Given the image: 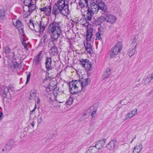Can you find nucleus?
Returning <instances> with one entry per match:
<instances>
[{
  "label": "nucleus",
  "instance_id": "obj_1",
  "mask_svg": "<svg viewBox=\"0 0 153 153\" xmlns=\"http://www.w3.org/2000/svg\"><path fill=\"white\" fill-rule=\"evenodd\" d=\"M61 26L59 23L54 22L51 23L48 26V31L52 33V38L54 40H57L61 33Z\"/></svg>",
  "mask_w": 153,
  "mask_h": 153
},
{
  "label": "nucleus",
  "instance_id": "obj_2",
  "mask_svg": "<svg viewBox=\"0 0 153 153\" xmlns=\"http://www.w3.org/2000/svg\"><path fill=\"white\" fill-rule=\"evenodd\" d=\"M55 4L59 10H61V13L65 16H67L69 13L68 5L66 4L63 0H59Z\"/></svg>",
  "mask_w": 153,
  "mask_h": 153
},
{
  "label": "nucleus",
  "instance_id": "obj_3",
  "mask_svg": "<svg viewBox=\"0 0 153 153\" xmlns=\"http://www.w3.org/2000/svg\"><path fill=\"white\" fill-rule=\"evenodd\" d=\"M70 93L73 94H76L81 91L80 88V83L79 80H75L70 82L69 84Z\"/></svg>",
  "mask_w": 153,
  "mask_h": 153
},
{
  "label": "nucleus",
  "instance_id": "obj_4",
  "mask_svg": "<svg viewBox=\"0 0 153 153\" xmlns=\"http://www.w3.org/2000/svg\"><path fill=\"white\" fill-rule=\"evenodd\" d=\"M123 45L121 42H118L113 47L110 52L111 58L115 57L116 56L120 53L122 48Z\"/></svg>",
  "mask_w": 153,
  "mask_h": 153
},
{
  "label": "nucleus",
  "instance_id": "obj_5",
  "mask_svg": "<svg viewBox=\"0 0 153 153\" xmlns=\"http://www.w3.org/2000/svg\"><path fill=\"white\" fill-rule=\"evenodd\" d=\"M36 8V6L34 4L31 3L30 4L27 6H25L23 7V14L24 18H27L30 15L31 12Z\"/></svg>",
  "mask_w": 153,
  "mask_h": 153
},
{
  "label": "nucleus",
  "instance_id": "obj_6",
  "mask_svg": "<svg viewBox=\"0 0 153 153\" xmlns=\"http://www.w3.org/2000/svg\"><path fill=\"white\" fill-rule=\"evenodd\" d=\"M106 16L105 22L110 24L114 23L117 19V17L114 15L107 12L103 15Z\"/></svg>",
  "mask_w": 153,
  "mask_h": 153
},
{
  "label": "nucleus",
  "instance_id": "obj_7",
  "mask_svg": "<svg viewBox=\"0 0 153 153\" xmlns=\"http://www.w3.org/2000/svg\"><path fill=\"white\" fill-rule=\"evenodd\" d=\"M13 25L16 26L20 34L24 36L25 34L24 33V28L21 22L19 20H13Z\"/></svg>",
  "mask_w": 153,
  "mask_h": 153
},
{
  "label": "nucleus",
  "instance_id": "obj_8",
  "mask_svg": "<svg viewBox=\"0 0 153 153\" xmlns=\"http://www.w3.org/2000/svg\"><path fill=\"white\" fill-rule=\"evenodd\" d=\"M137 45V44L133 43L130 44L129 46L127 53L130 57H131L134 54L136 51Z\"/></svg>",
  "mask_w": 153,
  "mask_h": 153
},
{
  "label": "nucleus",
  "instance_id": "obj_9",
  "mask_svg": "<svg viewBox=\"0 0 153 153\" xmlns=\"http://www.w3.org/2000/svg\"><path fill=\"white\" fill-rule=\"evenodd\" d=\"M1 95L3 97L9 99L10 97L8 88L4 86H3L0 89Z\"/></svg>",
  "mask_w": 153,
  "mask_h": 153
},
{
  "label": "nucleus",
  "instance_id": "obj_10",
  "mask_svg": "<svg viewBox=\"0 0 153 153\" xmlns=\"http://www.w3.org/2000/svg\"><path fill=\"white\" fill-rule=\"evenodd\" d=\"M93 33V29L92 28L88 27L86 35V41L92 42L91 40Z\"/></svg>",
  "mask_w": 153,
  "mask_h": 153
},
{
  "label": "nucleus",
  "instance_id": "obj_11",
  "mask_svg": "<svg viewBox=\"0 0 153 153\" xmlns=\"http://www.w3.org/2000/svg\"><path fill=\"white\" fill-rule=\"evenodd\" d=\"M42 22L41 21L39 24L38 23H35L34 30L35 31L39 33L42 32L45 29V26L42 24Z\"/></svg>",
  "mask_w": 153,
  "mask_h": 153
},
{
  "label": "nucleus",
  "instance_id": "obj_12",
  "mask_svg": "<svg viewBox=\"0 0 153 153\" xmlns=\"http://www.w3.org/2000/svg\"><path fill=\"white\" fill-rule=\"evenodd\" d=\"M99 7L98 4H95L94 2H93L91 4L90 7L89 8V10L93 14L94 13L96 14L99 10Z\"/></svg>",
  "mask_w": 153,
  "mask_h": 153
},
{
  "label": "nucleus",
  "instance_id": "obj_13",
  "mask_svg": "<svg viewBox=\"0 0 153 153\" xmlns=\"http://www.w3.org/2000/svg\"><path fill=\"white\" fill-rule=\"evenodd\" d=\"M79 82L80 83V87L81 90L83 88L85 87L88 85L90 82V80L88 78H82L80 80H79Z\"/></svg>",
  "mask_w": 153,
  "mask_h": 153
},
{
  "label": "nucleus",
  "instance_id": "obj_14",
  "mask_svg": "<svg viewBox=\"0 0 153 153\" xmlns=\"http://www.w3.org/2000/svg\"><path fill=\"white\" fill-rule=\"evenodd\" d=\"M137 113V109L134 108L128 113L125 116L126 120L130 119L135 115Z\"/></svg>",
  "mask_w": 153,
  "mask_h": 153
},
{
  "label": "nucleus",
  "instance_id": "obj_15",
  "mask_svg": "<svg viewBox=\"0 0 153 153\" xmlns=\"http://www.w3.org/2000/svg\"><path fill=\"white\" fill-rule=\"evenodd\" d=\"M40 10L41 11L44 12L47 16H49L50 15L51 13V7L50 5L48 6L40 8Z\"/></svg>",
  "mask_w": 153,
  "mask_h": 153
},
{
  "label": "nucleus",
  "instance_id": "obj_16",
  "mask_svg": "<svg viewBox=\"0 0 153 153\" xmlns=\"http://www.w3.org/2000/svg\"><path fill=\"white\" fill-rule=\"evenodd\" d=\"M116 143V141L115 140H113L110 142L108 144L106 147L110 151H111L113 150H114L115 148V144Z\"/></svg>",
  "mask_w": 153,
  "mask_h": 153
},
{
  "label": "nucleus",
  "instance_id": "obj_17",
  "mask_svg": "<svg viewBox=\"0 0 153 153\" xmlns=\"http://www.w3.org/2000/svg\"><path fill=\"white\" fill-rule=\"evenodd\" d=\"M99 6V9H100L102 10V14L103 15L104 14L108 12L107 11V7L103 1H101L100 3L98 5Z\"/></svg>",
  "mask_w": 153,
  "mask_h": 153
},
{
  "label": "nucleus",
  "instance_id": "obj_18",
  "mask_svg": "<svg viewBox=\"0 0 153 153\" xmlns=\"http://www.w3.org/2000/svg\"><path fill=\"white\" fill-rule=\"evenodd\" d=\"M88 5V0H80L78 4H77V8L79 7L82 8L81 11H82V8L85 6H87Z\"/></svg>",
  "mask_w": 153,
  "mask_h": 153
},
{
  "label": "nucleus",
  "instance_id": "obj_19",
  "mask_svg": "<svg viewBox=\"0 0 153 153\" xmlns=\"http://www.w3.org/2000/svg\"><path fill=\"white\" fill-rule=\"evenodd\" d=\"M105 141L106 140L105 139L100 140L97 142L95 146H94L96 147L99 151V150L101 149L105 145Z\"/></svg>",
  "mask_w": 153,
  "mask_h": 153
},
{
  "label": "nucleus",
  "instance_id": "obj_20",
  "mask_svg": "<svg viewBox=\"0 0 153 153\" xmlns=\"http://www.w3.org/2000/svg\"><path fill=\"white\" fill-rule=\"evenodd\" d=\"M13 144V141L12 140H10V142L4 147L2 151H4L5 152H7L12 148Z\"/></svg>",
  "mask_w": 153,
  "mask_h": 153
},
{
  "label": "nucleus",
  "instance_id": "obj_21",
  "mask_svg": "<svg viewBox=\"0 0 153 153\" xmlns=\"http://www.w3.org/2000/svg\"><path fill=\"white\" fill-rule=\"evenodd\" d=\"M91 42H86V43H84V46L86 51L89 53H92V45L91 44Z\"/></svg>",
  "mask_w": 153,
  "mask_h": 153
},
{
  "label": "nucleus",
  "instance_id": "obj_22",
  "mask_svg": "<svg viewBox=\"0 0 153 153\" xmlns=\"http://www.w3.org/2000/svg\"><path fill=\"white\" fill-rule=\"evenodd\" d=\"M142 148V145L140 143H138L135 146L133 149V153H139Z\"/></svg>",
  "mask_w": 153,
  "mask_h": 153
},
{
  "label": "nucleus",
  "instance_id": "obj_23",
  "mask_svg": "<svg viewBox=\"0 0 153 153\" xmlns=\"http://www.w3.org/2000/svg\"><path fill=\"white\" fill-rule=\"evenodd\" d=\"M91 13L88 9L87 10L85 11L84 12V16H85V18L88 21H91L92 18Z\"/></svg>",
  "mask_w": 153,
  "mask_h": 153
},
{
  "label": "nucleus",
  "instance_id": "obj_24",
  "mask_svg": "<svg viewBox=\"0 0 153 153\" xmlns=\"http://www.w3.org/2000/svg\"><path fill=\"white\" fill-rule=\"evenodd\" d=\"M111 74V69L109 68H108L104 73L102 76V80H103L105 79L108 78Z\"/></svg>",
  "mask_w": 153,
  "mask_h": 153
},
{
  "label": "nucleus",
  "instance_id": "obj_25",
  "mask_svg": "<svg viewBox=\"0 0 153 153\" xmlns=\"http://www.w3.org/2000/svg\"><path fill=\"white\" fill-rule=\"evenodd\" d=\"M50 54L53 56L56 55L58 53L57 48L55 46L52 47L49 51Z\"/></svg>",
  "mask_w": 153,
  "mask_h": 153
},
{
  "label": "nucleus",
  "instance_id": "obj_26",
  "mask_svg": "<svg viewBox=\"0 0 153 153\" xmlns=\"http://www.w3.org/2000/svg\"><path fill=\"white\" fill-rule=\"evenodd\" d=\"M51 58L50 57H47L45 62V66L47 69H51Z\"/></svg>",
  "mask_w": 153,
  "mask_h": 153
},
{
  "label": "nucleus",
  "instance_id": "obj_27",
  "mask_svg": "<svg viewBox=\"0 0 153 153\" xmlns=\"http://www.w3.org/2000/svg\"><path fill=\"white\" fill-rule=\"evenodd\" d=\"M87 20L86 18L82 19L80 21V23L84 26L87 27L89 23V22Z\"/></svg>",
  "mask_w": 153,
  "mask_h": 153
},
{
  "label": "nucleus",
  "instance_id": "obj_28",
  "mask_svg": "<svg viewBox=\"0 0 153 153\" xmlns=\"http://www.w3.org/2000/svg\"><path fill=\"white\" fill-rule=\"evenodd\" d=\"M59 13H61V10H59L58 9L57 7V6H56L55 4V5L53 6V13L54 15H56Z\"/></svg>",
  "mask_w": 153,
  "mask_h": 153
},
{
  "label": "nucleus",
  "instance_id": "obj_29",
  "mask_svg": "<svg viewBox=\"0 0 153 153\" xmlns=\"http://www.w3.org/2000/svg\"><path fill=\"white\" fill-rule=\"evenodd\" d=\"M36 94V91L34 90L31 91L30 92V97L29 99V100H35Z\"/></svg>",
  "mask_w": 153,
  "mask_h": 153
},
{
  "label": "nucleus",
  "instance_id": "obj_30",
  "mask_svg": "<svg viewBox=\"0 0 153 153\" xmlns=\"http://www.w3.org/2000/svg\"><path fill=\"white\" fill-rule=\"evenodd\" d=\"M88 150L89 151L90 153H97L98 152V150L94 146L89 147Z\"/></svg>",
  "mask_w": 153,
  "mask_h": 153
},
{
  "label": "nucleus",
  "instance_id": "obj_31",
  "mask_svg": "<svg viewBox=\"0 0 153 153\" xmlns=\"http://www.w3.org/2000/svg\"><path fill=\"white\" fill-rule=\"evenodd\" d=\"M88 150L89 151L90 153H97L98 152V150L94 146L89 147Z\"/></svg>",
  "mask_w": 153,
  "mask_h": 153
},
{
  "label": "nucleus",
  "instance_id": "obj_32",
  "mask_svg": "<svg viewBox=\"0 0 153 153\" xmlns=\"http://www.w3.org/2000/svg\"><path fill=\"white\" fill-rule=\"evenodd\" d=\"M88 150L89 151L90 153H97L98 152V150L94 146L89 147Z\"/></svg>",
  "mask_w": 153,
  "mask_h": 153
},
{
  "label": "nucleus",
  "instance_id": "obj_33",
  "mask_svg": "<svg viewBox=\"0 0 153 153\" xmlns=\"http://www.w3.org/2000/svg\"><path fill=\"white\" fill-rule=\"evenodd\" d=\"M41 53H40L39 54L37 55L35 58L34 59V63L36 64L38 63L42 59V57L40 55Z\"/></svg>",
  "mask_w": 153,
  "mask_h": 153
},
{
  "label": "nucleus",
  "instance_id": "obj_34",
  "mask_svg": "<svg viewBox=\"0 0 153 153\" xmlns=\"http://www.w3.org/2000/svg\"><path fill=\"white\" fill-rule=\"evenodd\" d=\"M5 11L3 9L0 10V21L3 19L5 16Z\"/></svg>",
  "mask_w": 153,
  "mask_h": 153
},
{
  "label": "nucleus",
  "instance_id": "obj_35",
  "mask_svg": "<svg viewBox=\"0 0 153 153\" xmlns=\"http://www.w3.org/2000/svg\"><path fill=\"white\" fill-rule=\"evenodd\" d=\"M153 79L152 76H151L150 75H149L145 79L144 81V83L146 84H149L151 80Z\"/></svg>",
  "mask_w": 153,
  "mask_h": 153
},
{
  "label": "nucleus",
  "instance_id": "obj_36",
  "mask_svg": "<svg viewBox=\"0 0 153 153\" xmlns=\"http://www.w3.org/2000/svg\"><path fill=\"white\" fill-rule=\"evenodd\" d=\"M84 67L87 71H89L91 68L90 62H88Z\"/></svg>",
  "mask_w": 153,
  "mask_h": 153
},
{
  "label": "nucleus",
  "instance_id": "obj_37",
  "mask_svg": "<svg viewBox=\"0 0 153 153\" xmlns=\"http://www.w3.org/2000/svg\"><path fill=\"white\" fill-rule=\"evenodd\" d=\"M29 26L30 28L32 30H33L34 29L35 23L31 20H30L29 22Z\"/></svg>",
  "mask_w": 153,
  "mask_h": 153
},
{
  "label": "nucleus",
  "instance_id": "obj_38",
  "mask_svg": "<svg viewBox=\"0 0 153 153\" xmlns=\"http://www.w3.org/2000/svg\"><path fill=\"white\" fill-rule=\"evenodd\" d=\"M21 42H22V44L24 47L25 49L26 50H27V44L25 40L24 39H21Z\"/></svg>",
  "mask_w": 153,
  "mask_h": 153
},
{
  "label": "nucleus",
  "instance_id": "obj_39",
  "mask_svg": "<svg viewBox=\"0 0 153 153\" xmlns=\"http://www.w3.org/2000/svg\"><path fill=\"white\" fill-rule=\"evenodd\" d=\"M102 34L100 32H98L96 33V39L101 40L102 39L101 35Z\"/></svg>",
  "mask_w": 153,
  "mask_h": 153
},
{
  "label": "nucleus",
  "instance_id": "obj_40",
  "mask_svg": "<svg viewBox=\"0 0 153 153\" xmlns=\"http://www.w3.org/2000/svg\"><path fill=\"white\" fill-rule=\"evenodd\" d=\"M73 101V98L70 97L68 100L66 102V103L68 105H71Z\"/></svg>",
  "mask_w": 153,
  "mask_h": 153
},
{
  "label": "nucleus",
  "instance_id": "obj_41",
  "mask_svg": "<svg viewBox=\"0 0 153 153\" xmlns=\"http://www.w3.org/2000/svg\"><path fill=\"white\" fill-rule=\"evenodd\" d=\"M106 16H101L99 19V21L101 23L105 22Z\"/></svg>",
  "mask_w": 153,
  "mask_h": 153
},
{
  "label": "nucleus",
  "instance_id": "obj_42",
  "mask_svg": "<svg viewBox=\"0 0 153 153\" xmlns=\"http://www.w3.org/2000/svg\"><path fill=\"white\" fill-rule=\"evenodd\" d=\"M31 3V0H24V3L25 6H27Z\"/></svg>",
  "mask_w": 153,
  "mask_h": 153
},
{
  "label": "nucleus",
  "instance_id": "obj_43",
  "mask_svg": "<svg viewBox=\"0 0 153 153\" xmlns=\"http://www.w3.org/2000/svg\"><path fill=\"white\" fill-rule=\"evenodd\" d=\"M88 62V60L87 59H82V60L80 61V63L84 67V65L86 64V63H87Z\"/></svg>",
  "mask_w": 153,
  "mask_h": 153
},
{
  "label": "nucleus",
  "instance_id": "obj_44",
  "mask_svg": "<svg viewBox=\"0 0 153 153\" xmlns=\"http://www.w3.org/2000/svg\"><path fill=\"white\" fill-rule=\"evenodd\" d=\"M4 51L5 53H8L10 52V49L8 47L6 46L4 48Z\"/></svg>",
  "mask_w": 153,
  "mask_h": 153
},
{
  "label": "nucleus",
  "instance_id": "obj_45",
  "mask_svg": "<svg viewBox=\"0 0 153 153\" xmlns=\"http://www.w3.org/2000/svg\"><path fill=\"white\" fill-rule=\"evenodd\" d=\"M30 73H28V74L27 75V81L26 82V84H27L29 82L30 78Z\"/></svg>",
  "mask_w": 153,
  "mask_h": 153
},
{
  "label": "nucleus",
  "instance_id": "obj_46",
  "mask_svg": "<svg viewBox=\"0 0 153 153\" xmlns=\"http://www.w3.org/2000/svg\"><path fill=\"white\" fill-rule=\"evenodd\" d=\"M42 117H40L38 119L37 122L38 124H41L42 122Z\"/></svg>",
  "mask_w": 153,
  "mask_h": 153
},
{
  "label": "nucleus",
  "instance_id": "obj_47",
  "mask_svg": "<svg viewBox=\"0 0 153 153\" xmlns=\"http://www.w3.org/2000/svg\"><path fill=\"white\" fill-rule=\"evenodd\" d=\"M47 37H48V36L46 34H45L43 36L42 38V40H43V42H46V39H47Z\"/></svg>",
  "mask_w": 153,
  "mask_h": 153
},
{
  "label": "nucleus",
  "instance_id": "obj_48",
  "mask_svg": "<svg viewBox=\"0 0 153 153\" xmlns=\"http://www.w3.org/2000/svg\"><path fill=\"white\" fill-rule=\"evenodd\" d=\"M16 62H12V64L10 65L11 68H13L16 67Z\"/></svg>",
  "mask_w": 153,
  "mask_h": 153
},
{
  "label": "nucleus",
  "instance_id": "obj_49",
  "mask_svg": "<svg viewBox=\"0 0 153 153\" xmlns=\"http://www.w3.org/2000/svg\"><path fill=\"white\" fill-rule=\"evenodd\" d=\"M96 112L97 111L96 110L92 112L91 114V116L92 117H94V115L95 114Z\"/></svg>",
  "mask_w": 153,
  "mask_h": 153
},
{
  "label": "nucleus",
  "instance_id": "obj_50",
  "mask_svg": "<svg viewBox=\"0 0 153 153\" xmlns=\"http://www.w3.org/2000/svg\"><path fill=\"white\" fill-rule=\"evenodd\" d=\"M136 40L137 39L135 37H134L133 39V42H132V43L131 44L135 43L136 44H137L136 42Z\"/></svg>",
  "mask_w": 153,
  "mask_h": 153
},
{
  "label": "nucleus",
  "instance_id": "obj_51",
  "mask_svg": "<svg viewBox=\"0 0 153 153\" xmlns=\"http://www.w3.org/2000/svg\"><path fill=\"white\" fill-rule=\"evenodd\" d=\"M35 123L36 122L35 121H33L32 123H30V124L33 127H34Z\"/></svg>",
  "mask_w": 153,
  "mask_h": 153
},
{
  "label": "nucleus",
  "instance_id": "obj_52",
  "mask_svg": "<svg viewBox=\"0 0 153 153\" xmlns=\"http://www.w3.org/2000/svg\"><path fill=\"white\" fill-rule=\"evenodd\" d=\"M3 115V114L2 112H1L0 113V120H1V119Z\"/></svg>",
  "mask_w": 153,
  "mask_h": 153
},
{
  "label": "nucleus",
  "instance_id": "obj_53",
  "mask_svg": "<svg viewBox=\"0 0 153 153\" xmlns=\"http://www.w3.org/2000/svg\"><path fill=\"white\" fill-rule=\"evenodd\" d=\"M40 100L39 98V97H37V103H39L40 102Z\"/></svg>",
  "mask_w": 153,
  "mask_h": 153
},
{
  "label": "nucleus",
  "instance_id": "obj_54",
  "mask_svg": "<svg viewBox=\"0 0 153 153\" xmlns=\"http://www.w3.org/2000/svg\"><path fill=\"white\" fill-rule=\"evenodd\" d=\"M36 105L35 104V107H34V108L33 109L32 111H31V112H33V111H35V109H36Z\"/></svg>",
  "mask_w": 153,
  "mask_h": 153
},
{
  "label": "nucleus",
  "instance_id": "obj_55",
  "mask_svg": "<svg viewBox=\"0 0 153 153\" xmlns=\"http://www.w3.org/2000/svg\"><path fill=\"white\" fill-rule=\"evenodd\" d=\"M49 45L51 44V45H54V43L53 42H51L49 43Z\"/></svg>",
  "mask_w": 153,
  "mask_h": 153
},
{
  "label": "nucleus",
  "instance_id": "obj_56",
  "mask_svg": "<svg viewBox=\"0 0 153 153\" xmlns=\"http://www.w3.org/2000/svg\"><path fill=\"white\" fill-rule=\"evenodd\" d=\"M89 152H89V151H88L87 150V152H86V153H90Z\"/></svg>",
  "mask_w": 153,
  "mask_h": 153
},
{
  "label": "nucleus",
  "instance_id": "obj_57",
  "mask_svg": "<svg viewBox=\"0 0 153 153\" xmlns=\"http://www.w3.org/2000/svg\"><path fill=\"white\" fill-rule=\"evenodd\" d=\"M151 75V76H152V78H153V74H150Z\"/></svg>",
  "mask_w": 153,
  "mask_h": 153
},
{
  "label": "nucleus",
  "instance_id": "obj_58",
  "mask_svg": "<svg viewBox=\"0 0 153 153\" xmlns=\"http://www.w3.org/2000/svg\"><path fill=\"white\" fill-rule=\"evenodd\" d=\"M136 136H135V137L132 139V140H133L136 138Z\"/></svg>",
  "mask_w": 153,
  "mask_h": 153
},
{
  "label": "nucleus",
  "instance_id": "obj_59",
  "mask_svg": "<svg viewBox=\"0 0 153 153\" xmlns=\"http://www.w3.org/2000/svg\"><path fill=\"white\" fill-rule=\"evenodd\" d=\"M133 141V140H132L131 142L130 143H132V142Z\"/></svg>",
  "mask_w": 153,
  "mask_h": 153
}]
</instances>
